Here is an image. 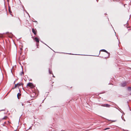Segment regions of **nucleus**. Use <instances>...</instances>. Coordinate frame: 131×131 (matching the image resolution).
I'll list each match as a JSON object with an SVG mask.
<instances>
[{
    "instance_id": "1",
    "label": "nucleus",
    "mask_w": 131,
    "mask_h": 131,
    "mask_svg": "<svg viewBox=\"0 0 131 131\" xmlns=\"http://www.w3.org/2000/svg\"><path fill=\"white\" fill-rule=\"evenodd\" d=\"M100 51H103L106 52L107 53L106 54L108 56H109V55H110V53L108 52H107V51L106 50H105V49H103L101 50L100 51L99 54L100 53Z\"/></svg>"
},
{
    "instance_id": "2",
    "label": "nucleus",
    "mask_w": 131,
    "mask_h": 131,
    "mask_svg": "<svg viewBox=\"0 0 131 131\" xmlns=\"http://www.w3.org/2000/svg\"><path fill=\"white\" fill-rule=\"evenodd\" d=\"M27 86H29V87H30L31 88H32L34 87V85L32 83H28L27 84Z\"/></svg>"
},
{
    "instance_id": "3",
    "label": "nucleus",
    "mask_w": 131,
    "mask_h": 131,
    "mask_svg": "<svg viewBox=\"0 0 131 131\" xmlns=\"http://www.w3.org/2000/svg\"><path fill=\"white\" fill-rule=\"evenodd\" d=\"M127 84V83L126 82H123L121 84V86L123 87L125 86Z\"/></svg>"
},
{
    "instance_id": "4",
    "label": "nucleus",
    "mask_w": 131,
    "mask_h": 131,
    "mask_svg": "<svg viewBox=\"0 0 131 131\" xmlns=\"http://www.w3.org/2000/svg\"><path fill=\"white\" fill-rule=\"evenodd\" d=\"M34 29L32 28V32L34 33V34L36 35V31Z\"/></svg>"
},
{
    "instance_id": "5",
    "label": "nucleus",
    "mask_w": 131,
    "mask_h": 131,
    "mask_svg": "<svg viewBox=\"0 0 131 131\" xmlns=\"http://www.w3.org/2000/svg\"><path fill=\"white\" fill-rule=\"evenodd\" d=\"M34 40L35 41H36L37 43H39V40L38 38L37 37H35L34 38Z\"/></svg>"
},
{
    "instance_id": "6",
    "label": "nucleus",
    "mask_w": 131,
    "mask_h": 131,
    "mask_svg": "<svg viewBox=\"0 0 131 131\" xmlns=\"http://www.w3.org/2000/svg\"><path fill=\"white\" fill-rule=\"evenodd\" d=\"M127 89L128 91H131V87H127Z\"/></svg>"
},
{
    "instance_id": "7",
    "label": "nucleus",
    "mask_w": 131,
    "mask_h": 131,
    "mask_svg": "<svg viewBox=\"0 0 131 131\" xmlns=\"http://www.w3.org/2000/svg\"><path fill=\"white\" fill-rule=\"evenodd\" d=\"M21 95V94L20 93H18L17 95V97L18 99H19V96H20Z\"/></svg>"
},
{
    "instance_id": "8",
    "label": "nucleus",
    "mask_w": 131,
    "mask_h": 131,
    "mask_svg": "<svg viewBox=\"0 0 131 131\" xmlns=\"http://www.w3.org/2000/svg\"><path fill=\"white\" fill-rule=\"evenodd\" d=\"M17 85H18V86H21V85H22L23 84L22 83H17Z\"/></svg>"
},
{
    "instance_id": "9",
    "label": "nucleus",
    "mask_w": 131,
    "mask_h": 131,
    "mask_svg": "<svg viewBox=\"0 0 131 131\" xmlns=\"http://www.w3.org/2000/svg\"><path fill=\"white\" fill-rule=\"evenodd\" d=\"M49 73H50V74H53L52 73V71H50V69H49Z\"/></svg>"
},
{
    "instance_id": "10",
    "label": "nucleus",
    "mask_w": 131,
    "mask_h": 131,
    "mask_svg": "<svg viewBox=\"0 0 131 131\" xmlns=\"http://www.w3.org/2000/svg\"><path fill=\"white\" fill-rule=\"evenodd\" d=\"M24 72L23 71L21 72V73H20V75H22L23 74L24 75Z\"/></svg>"
},
{
    "instance_id": "11",
    "label": "nucleus",
    "mask_w": 131,
    "mask_h": 131,
    "mask_svg": "<svg viewBox=\"0 0 131 131\" xmlns=\"http://www.w3.org/2000/svg\"><path fill=\"white\" fill-rule=\"evenodd\" d=\"M7 118V117L6 116H5L2 119H6Z\"/></svg>"
},
{
    "instance_id": "12",
    "label": "nucleus",
    "mask_w": 131,
    "mask_h": 131,
    "mask_svg": "<svg viewBox=\"0 0 131 131\" xmlns=\"http://www.w3.org/2000/svg\"><path fill=\"white\" fill-rule=\"evenodd\" d=\"M112 122H114L116 121V120H110Z\"/></svg>"
},
{
    "instance_id": "13",
    "label": "nucleus",
    "mask_w": 131,
    "mask_h": 131,
    "mask_svg": "<svg viewBox=\"0 0 131 131\" xmlns=\"http://www.w3.org/2000/svg\"><path fill=\"white\" fill-rule=\"evenodd\" d=\"M110 129V128L107 127V128H105V129H104V130H107V129Z\"/></svg>"
},
{
    "instance_id": "14",
    "label": "nucleus",
    "mask_w": 131,
    "mask_h": 131,
    "mask_svg": "<svg viewBox=\"0 0 131 131\" xmlns=\"http://www.w3.org/2000/svg\"><path fill=\"white\" fill-rule=\"evenodd\" d=\"M17 85V84H15V85L14 88H16V87Z\"/></svg>"
},
{
    "instance_id": "15",
    "label": "nucleus",
    "mask_w": 131,
    "mask_h": 131,
    "mask_svg": "<svg viewBox=\"0 0 131 131\" xmlns=\"http://www.w3.org/2000/svg\"><path fill=\"white\" fill-rule=\"evenodd\" d=\"M37 48H38V43H37Z\"/></svg>"
},
{
    "instance_id": "16",
    "label": "nucleus",
    "mask_w": 131,
    "mask_h": 131,
    "mask_svg": "<svg viewBox=\"0 0 131 131\" xmlns=\"http://www.w3.org/2000/svg\"><path fill=\"white\" fill-rule=\"evenodd\" d=\"M4 110H1L0 111H4Z\"/></svg>"
},
{
    "instance_id": "17",
    "label": "nucleus",
    "mask_w": 131,
    "mask_h": 131,
    "mask_svg": "<svg viewBox=\"0 0 131 131\" xmlns=\"http://www.w3.org/2000/svg\"><path fill=\"white\" fill-rule=\"evenodd\" d=\"M122 119L123 120H124V121H125V119H123V118H122Z\"/></svg>"
},
{
    "instance_id": "18",
    "label": "nucleus",
    "mask_w": 131,
    "mask_h": 131,
    "mask_svg": "<svg viewBox=\"0 0 131 131\" xmlns=\"http://www.w3.org/2000/svg\"><path fill=\"white\" fill-rule=\"evenodd\" d=\"M22 106H23L24 105V104L23 103H22Z\"/></svg>"
},
{
    "instance_id": "19",
    "label": "nucleus",
    "mask_w": 131,
    "mask_h": 131,
    "mask_svg": "<svg viewBox=\"0 0 131 131\" xmlns=\"http://www.w3.org/2000/svg\"><path fill=\"white\" fill-rule=\"evenodd\" d=\"M15 88H14H14H12V89H15Z\"/></svg>"
},
{
    "instance_id": "20",
    "label": "nucleus",
    "mask_w": 131,
    "mask_h": 131,
    "mask_svg": "<svg viewBox=\"0 0 131 131\" xmlns=\"http://www.w3.org/2000/svg\"><path fill=\"white\" fill-rule=\"evenodd\" d=\"M53 74V77H55L53 75V74Z\"/></svg>"
},
{
    "instance_id": "21",
    "label": "nucleus",
    "mask_w": 131,
    "mask_h": 131,
    "mask_svg": "<svg viewBox=\"0 0 131 131\" xmlns=\"http://www.w3.org/2000/svg\"><path fill=\"white\" fill-rule=\"evenodd\" d=\"M34 22H36V23H37V21H34Z\"/></svg>"
},
{
    "instance_id": "22",
    "label": "nucleus",
    "mask_w": 131,
    "mask_h": 131,
    "mask_svg": "<svg viewBox=\"0 0 131 131\" xmlns=\"http://www.w3.org/2000/svg\"><path fill=\"white\" fill-rule=\"evenodd\" d=\"M107 58V57H105V58Z\"/></svg>"
},
{
    "instance_id": "23",
    "label": "nucleus",
    "mask_w": 131,
    "mask_h": 131,
    "mask_svg": "<svg viewBox=\"0 0 131 131\" xmlns=\"http://www.w3.org/2000/svg\"><path fill=\"white\" fill-rule=\"evenodd\" d=\"M98 56V55H97V56Z\"/></svg>"
},
{
    "instance_id": "24",
    "label": "nucleus",
    "mask_w": 131,
    "mask_h": 131,
    "mask_svg": "<svg viewBox=\"0 0 131 131\" xmlns=\"http://www.w3.org/2000/svg\"><path fill=\"white\" fill-rule=\"evenodd\" d=\"M20 89H19V91L20 92Z\"/></svg>"
},
{
    "instance_id": "25",
    "label": "nucleus",
    "mask_w": 131,
    "mask_h": 131,
    "mask_svg": "<svg viewBox=\"0 0 131 131\" xmlns=\"http://www.w3.org/2000/svg\"><path fill=\"white\" fill-rule=\"evenodd\" d=\"M44 100H43V101H42V102H43V101Z\"/></svg>"
},
{
    "instance_id": "26",
    "label": "nucleus",
    "mask_w": 131,
    "mask_h": 131,
    "mask_svg": "<svg viewBox=\"0 0 131 131\" xmlns=\"http://www.w3.org/2000/svg\"><path fill=\"white\" fill-rule=\"evenodd\" d=\"M19 21H20V20H19Z\"/></svg>"
},
{
    "instance_id": "27",
    "label": "nucleus",
    "mask_w": 131,
    "mask_h": 131,
    "mask_svg": "<svg viewBox=\"0 0 131 131\" xmlns=\"http://www.w3.org/2000/svg\"><path fill=\"white\" fill-rule=\"evenodd\" d=\"M127 103H128V102H127Z\"/></svg>"
},
{
    "instance_id": "28",
    "label": "nucleus",
    "mask_w": 131,
    "mask_h": 131,
    "mask_svg": "<svg viewBox=\"0 0 131 131\" xmlns=\"http://www.w3.org/2000/svg\"><path fill=\"white\" fill-rule=\"evenodd\" d=\"M106 105H108V104H106Z\"/></svg>"
},
{
    "instance_id": "29",
    "label": "nucleus",
    "mask_w": 131,
    "mask_h": 131,
    "mask_svg": "<svg viewBox=\"0 0 131 131\" xmlns=\"http://www.w3.org/2000/svg\"><path fill=\"white\" fill-rule=\"evenodd\" d=\"M130 94L131 95V93Z\"/></svg>"
}]
</instances>
